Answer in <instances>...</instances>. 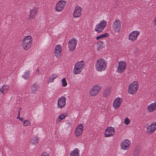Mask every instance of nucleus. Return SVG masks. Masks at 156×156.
I'll return each instance as SVG.
<instances>
[{
  "label": "nucleus",
  "mask_w": 156,
  "mask_h": 156,
  "mask_svg": "<svg viewBox=\"0 0 156 156\" xmlns=\"http://www.w3.org/2000/svg\"><path fill=\"white\" fill-rule=\"evenodd\" d=\"M67 124H68V125H71L70 123V122H68V123H67Z\"/></svg>",
  "instance_id": "4c0bfd02"
},
{
  "label": "nucleus",
  "mask_w": 156,
  "mask_h": 156,
  "mask_svg": "<svg viewBox=\"0 0 156 156\" xmlns=\"http://www.w3.org/2000/svg\"><path fill=\"white\" fill-rule=\"evenodd\" d=\"M68 114L67 113H63L58 116L57 118L56 122L57 123H60L62 120L65 119L68 116Z\"/></svg>",
  "instance_id": "6ab92c4d"
},
{
  "label": "nucleus",
  "mask_w": 156,
  "mask_h": 156,
  "mask_svg": "<svg viewBox=\"0 0 156 156\" xmlns=\"http://www.w3.org/2000/svg\"><path fill=\"white\" fill-rule=\"evenodd\" d=\"M37 89V86L36 85H33L31 86V92L33 94H34Z\"/></svg>",
  "instance_id": "a878e982"
},
{
  "label": "nucleus",
  "mask_w": 156,
  "mask_h": 156,
  "mask_svg": "<svg viewBox=\"0 0 156 156\" xmlns=\"http://www.w3.org/2000/svg\"><path fill=\"white\" fill-rule=\"evenodd\" d=\"M37 13V9L35 8L31 10L30 11V18H34V15Z\"/></svg>",
  "instance_id": "b1692460"
},
{
  "label": "nucleus",
  "mask_w": 156,
  "mask_h": 156,
  "mask_svg": "<svg viewBox=\"0 0 156 156\" xmlns=\"http://www.w3.org/2000/svg\"><path fill=\"white\" fill-rule=\"evenodd\" d=\"M41 156H49V154L46 152H43Z\"/></svg>",
  "instance_id": "473e14b6"
},
{
  "label": "nucleus",
  "mask_w": 156,
  "mask_h": 156,
  "mask_svg": "<svg viewBox=\"0 0 156 156\" xmlns=\"http://www.w3.org/2000/svg\"><path fill=\"white\" fill-rule=\"evenodd\" d=\"M62 50V48L61 45L59 44L57 45L55 47L54 51L55 56L57 58L59 57L61 54Z\"/></svg>",
  "instance_id": "f3484780"
},
{
  "label": "nucleus",
  "mask_w": 156,
  "mask_h": 156,
  "mask_svg": "<svg viewBox=\"0 0 156 156\" xmlns=\"http://www.w3.org/2000/svg\"><path fill=\"white\" fill-rule=\"evenodd\" d=\"M23 124L24 126H29L30 125L31 122L29 120H25L24 121Z\"/></svg>",
  "instance_id": "cd10ccee"
},
{
  "label": "nucleus",
  "mask_w": 156,
  "mask_h": 156,
  "mask_svg": "<svg viewBox=\"0 0 156 156\" xmlns=\"http://www.w3.org/2000/svg\"><path fill=\"white\" fill-rule=\"evenodd\" d=\"M126 67V62L124 61H121L119 63L117 71L119 73H122L125 71Z\"/></svg>",
  "instance_id": "0eeeda50"
},
{
  "label": "nucleus",
  "mask_w": 156,
  "mask_h": 156,
  "mask_svg": "<svg viewBox=\"0 0 156 156\" xmlns=\"http://www.w3.org/2000/svg\"><path fill=\"white\" fill-rule=\"evenodd\" d=\"M54 80L52 79L50 76L48 81V83L52 82L54 81Z\"/></svg>",
  "instance_id": "f704fd0d"
},
{
  "label": "nucleus",
  "mask_w": 156,
  "mask_h": 156,
  "mask_svg": "<svg viewBox=\"0 0 156 156\" xmlns=\"http://www.w3.org/2000/svg\"><path fill=\"white\" fill-rule=\"evenodd\" d=\"M130 121L127 117H126L124 120V123L126 125H128L130 123Z\"/></svg>",
  "instance_id": "c756f323"
},
{
  "label": "nucleus",
  "mask_w": 156,
  "mask_h": 156,
  "mask_svg": "<svg viewBox=\"0 0 156 156\" xmlns=\"http://www.w3.org/2000/svg\"><path fill=\"white\" fill-rule=\"evenodd\" d=\"M30 75L29 71H26L24 73V74L23 75V77L25 79H26L28 78Z\"/></svg>",
  "instance_id": "bb28decb"
},
{
  "label": "nucleus",
  "mask_w": 156,
  "mask_h": 156,
  "mask_svg": "<svg viewBox=\"0 0 156 156\" xmlns=\"http://www.w3.org/2000/svg\"><path fill=\"white\" fill-rule=\"evenodd\" d=\"M122 99L120 98H117L114 100L112 106L115 109L119 108L122 105Z\"/></svg>",
  "instance_id": "ddd939ff"
},
{
  "label": "nucleus",
  "mask_w": 156,
  "mask_h": 156,
  "mask_svg": "<svg viewBox=\"0 0 156 156\" xmlns=\"http://www.w3.org/2000/svg\"><path fill=\"white\" fill-rule=\"evenodd\" d=\"M36 73L37 75L39 74L40 73V70H39V69H37L36 70Z\"/></svg>",
  "instance_id": "c9c22d12"
},
{
  "label": "nucleus",
  "mask_w": 156,
  "mask_h": 156,
  "mask_svg": "<svg viewBox=\"0 0 156 156\" xmlns=\"http://www.w3.org/2000/svg\"><path fill=\"white\" fill-rule=\"evenodd\" d=\"M83 129V125L79 124L77 126L75 131V135L76 136H80L82 134Z\"/></svg>",
  "instance_id": "a211bd4d"
},
{
  "label": "nucleus",
  "mask_w": 156,
  "mask_h": 156,
  "mask_svg": "<svg viewBox=\"0 0 156 156\" xmlns=\"http://www.w3.org/2000/svg\"><path fill=\"white\" fill-rule=\"evenodd\" d=\"M66 4V2L65 1L61 0L59 1L56 4L55 10L56 12H60L62 11L64 8Z\"/></svg>",
  "instance_id": "6e6552de"
},
{
  "label": "nucleus",
  "mask_w": 156,
  "mask_h": 156,
  "mask_svg": "<svg viewBox=\"0 0 156 156\" xmlns=\"http://www.w3.org/2000/svg\"><path fill=\"white\" fill-rule=\"evenodd\" d=\"M20 110H19V113H20Z\"/></svg>",
  "instance_id": "58836bf2"
},
{
  "label": "nucleus",
  "mask_w": 156,
  "mask_h": 156,
  "mask_svg": "<svg viewBox=\"0 0 156 156\" xmlns=\"http://www.w3.org/2000/svg\"><path fill=\"white\" fill-rule=\"evenodd\" d=\"M9 86L6 85H3L0 88V91L3 94H4L6 92V91L8 89Z\"/></svg>",
  "instance_id": "5701e85b"
},
{
  "label": "nucleus",
  "mask_w": 156,
  "mask_h": 156,
  "mask_svg": "<svg viewBox=\"0 0 156 156\" xmlns=\"http://www.w3.org/2000/svg\"><path fill=\"white\" fill-rule=\"evenodd\" d=\"M112 27L115 33H119L120 32L121 28L120 21L119 20L115 21Z\"/></svg>",
  "instance_id": "423d86ee"
},
{
  "label": "nucleus",
  "mask_w": 156,
  "mask_h": 156,
  "mask_svg": "<svg viewBox=\"0 0 156 156\" xmlns=\"http://www.w3.org/2000/svg\"><path fill=\"white\" fill-rule=\"evenodd\" d=\"M66 98L64 97L59 98L58 101V107L59 108L62 109L64 108L66 105Z\"/></svg>",
  "instance_id": "2eb2a0df"
},
{
  "label": "nucleus",
  "mask_w": 156,
  "mask_h": 156,
  "mask_svg": "<svg viewBox=\"0 0 156 156\" xmlns=\"http://www.w3.org/2000/svg\"><path fill=\"white\" fill-rule=\"evenodd\" d=\"M107 25V22L105 20H102L96 25L94 30L98 33L101 32Z\"/></svg>",
  "instance_id": "20e7f679"
},
{
  "label": "nucleus",
  "mask_w": 156,
  "mask_h": 156,
  "mask_svg": "<svg viewBox=\"0 0 156 156\" xmlns=\"http://www.w3.org/2000/svg\"><path fill=\"white\" fill-rule=\"evenodd\" d=\"M114 129L110 126L107 127L105 132V137H109L112 136L115 134Z\"/></svg>",
  "instance_id": "f8f14e48"
},
{
  "label": "nucleus",
  "mask_w": 156,
  "mask_h": 156,
  "mask_svg": "<svg viewBox=\"0 0 156 156\" xmlns=\"http://www.w3.org/2000/svg\"><path fill=\"white\" fill-rule=\"evenodd\" d=\"M107 66L106 61L103 59L100 58L96 62L95 69L97 71L101 72L105 70Z\"/></svg>",
  "instance_id": "f257e3e1"
},
{
  "label": "nucleus",
  "mask_w": 156,
  "mask_h": 156,
  "mask_svg": "<svg viewBox=\"0 0 156 156\" xmlns=\"http://www.w3.org/2000/svg\"><path fill=\"white\" fill-rule=\"evenodd\" d=\"M79 151L78 149L75 148L70 152L69 156H79Z\"/></svg>",
  "instance_id": "412c9836"
},
{
  "label": "nucleus",
  "mask_w": 156,
  "mask_h": 156,
  "mask_svg": "<svg viewBox=\"0 0 156 156\" xmlns=\"http://www.w3.org/2000/svg\"><path fill=\"white\" fill-rule=\"evenodd\" d=\"M147 109L150 112H152L156 110V102L150 104L148 106Z\"/></svg>",
  "instance_id": "aec40b11"
},
{
  "label": "nucleus",
  "mask_w": 156,
  "mask_h": 156,
  "mask_svg": "<svg viewBox=\"0 0 156 156\" xmlns=\"http://www.w3.org/2000/svg\"><path fill=\"white\" fill-rule=\"evenodd\" d=\"M130 141L128 139H125L122 141L120 146L122 149L124 150H128L130 147Z\"/></svg>",
  "instance_id": "9b49d317"
},
{
  "label": "nucleus",
  "mask_w": 156,
  "mask_h": 156,
  "mask_svg": "<svg viewBox=\"0 0 156 156\" xmlns=\"http://www.w3.org/2000/svg\"><path fill=\"white\" fill-rule=\"evenodd\" d=\"M82 11V9L80 7L78 6H76L73 13V17L74 18L80 17L81 15Z\"/></svg>",
  "instance_id": "dca6fc26"
},
{
  "label": "nucleus",
  "mask_w": 156,
  "mask_h": 156,
  "mask_svg": "<svg viewBox=\"0 0 156 156\" xmlns=\"http://www.w3.org/2000/svg\"><path fill=\"white\" fill-rule=\"evenodd\" d=\"M101 89V87L98 86H94L90 91V96L92 97L97 96L100 92Z\"/></svg>",
  "instance_id": "9d476101"
},
{
  "label": "nucleus",
  "mask_w": 156,
  "mask_h": 156,
  "mask_svg": "<svg viewBox=\"0 0 156 156\" xmlns=\"http://www.w3.org/2000/svg\"><path fill=\"white\" fill-rule=\"evenodd\" d=\"M58 76V75L56 74H53L50 77L54 80Z\"/></svg>",
  "instance_id": "2f4dec72"
},
{
  "label": "nucleus",
  "mask_w": 156,
  "mask_h": 156,
  "mask_svg": "<svg viewBox=\"0 0 156 156\" xmlns=\"http://www.w3.org/2000/svg\"><path fill=\"white\" fill-rule=\"evenodd\" d=\"M77 43V40L74 38H73L69 41L68 46L70 51H73L75 50Z\"/></svg>",
  "instance_id": "1a4fd4ad"
},
{
  "label": "nucleus",
  "mask_w": 156,
  "mask_h": 156,
  "mask_svg": "<svg viewBox=\"0 0 156 156\" xmlns=\"http://www.w3.org/2000/svg\"><path fill=\"white\" fill-rule=\"evenodd\" d=\"M20 114L19 113L17 118V119H19L22 122L23 121V120H24L23 118H20Z\"/></svg>",
  "instance_id": "72a5a7b5"
},
{
  "label": "nucleus",
  "mask_w": 156,
  "mask_h": 156,
  "mask_svg": "<svg viewBox=\"0 0 156 156\" xmlns=\"http://www.w3.org/2000/svg\"><path fill=\"white\" fill-rule=\"evenodd\" d=\"M39 142L38 138L37 136L34 137L31 140L30 143L33 145H37Z\"/></svg>",
  "instance_id": "4be33fe9"
},
{
  "label": "nucleus",
  "mask_w": 156,
  "mask_h": 156,
  "mask_svg": "<svg viewBox=\"0 0 156 156\" xmlns=\"http://www.w3.org/2000/svg\"><path fill=\"white\" fill-rule=\"evenodd\" d=\"M138 88V82L136 81H134L129 85L128 91L129 94H133L136 92Z\"/></svg>",
  "instance_id": "39448f33"
},
{
  "label": "nucleus",
  "mask_w": 156,
  "mask_h": 156,
  "mask_svg": "<svg viewBox=\"0 0 156 156\" xmlns=\"http://www.w3.org/2000/svg\"><path fill=\"white\" fill-rule=\"evenodd\" d=\"M156 129L155 128H151L149 127H147V132L149 133H152L154 132L155 130Z\"/></svg>",
  "instance_id": "c85d7f7f"
},
{
  "label": "nucleus",
  "mask_w": 156,
  "mask_h": 156,
  "mask_svg": "<svg viewBox=\"0 0 156 156\" xmlns=\"http://www.w3.org/2000/svg\"><path fill=\"white\" fill-rule=\"evenodd\" d=\"M140 34V32L138 31H135L131 32L129 35L128 39L131 41L136 40L137 37Z\"/></svg>",
  "instance_id": "4468645a"
},
{
  "label": "nucleus",
  "mask_w": 156,
  "mask_h": 156,
  "mask_svg": "<svg viewBox=\"0 0 156 156\" xmlns=\"http://www.w3.org/2000/svg\"><path fill=\"white\" fill-rule=\"evenodd\" d=\"M84 65V62L82 61L76 63L75 65L73 70V73L75 74L80 73L82 71Z\"/></svg>",
  "instance_id": "7ed1b4c3"
},
{
  "label": "nucleus",
  "mask_w": 156,
  "mask_h": 156,
  "mask_svg": "<svg viewBox=\"0 0 156 156\" xmlns=\"http://www.w3.org/2000/svg\"><path fill=\"white\" fill-rule=\"evenodd\" d=\"M21 108H20V110H21Z\"/></svg>",
  "instance_id": "ea45409f"
},
{
  "label": "nucleus",
  "mask_w": 156,
  "mask_h": 156,
  "mask_svg": "<svg viewBox=\"0 0 156 156\" xmlns=\"http://www.w3.org/2000/svg\"><path fill=\"white\" fill-rule=\"evenodd\" d=\"M32 43V38L31 36L28 35L23 38L22 41V46L25 50H28Z\"/></svg>",
  "instance_id": "f03ea898"
},
{
  "label": "nucleus",
  "mask_w": 156,
  "mask_h": 156,
  "mask_svg": "<svg viewBox=\"0 0 156 156\" xmlns=\"http://www.w3.org/2000/svg\"><path fill=\"white\" fill-rule=\"evenodd\" d=\"M154 24L155 26H156V16H155L154 18Z\"/></svg>",
  "instance_id": "e433bc0d"
},
{
  "label": "nucleus",
  "mask_w": 156,
  "mask_h": 156,
  "mask_svg": "<svg viewBox=\"0 0 156 156\" xmlns=\"http://www.w3.org/2000/svg\"><path fill=\"white\" fill-rule=\"evenodd\" d=\"M62 83L63 87H65L67 85V82L65 78L62 79Z\"/></svg>",
  "instance_id": "7c9ffc66"
},
{
  "label": "nucleus",
  "mask_w": 156,
  "mask_h": 156,
  "mask_svg": "<svg viewBox=\"0 0 156 156\" xmlns=\"http://www.w3.org/2000/svg\"><path fill=\"white\" fill-rule=\"evenodd\" d=\"M108 36V33H105L104 34H101L96 37V39L97 40H98L101 38H105L107 37Z\"/></svg>",
  "instance_id": "393cba45"
}]
</instances>
